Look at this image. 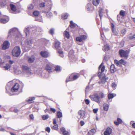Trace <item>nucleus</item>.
I'll return each instance as SVG.
<instances>
[{"mask_svg": "<svg viewBox=\"0 0 135 135\" xmlns=\"http://www.w3.org/2000/svg\"><path fill=\"white\" fill-rule=\"evenodd\" d=\"M92 101L98 103H99L101 102V99L105 97V95L102 92H100L99 94L94 93L90 96Z\"/></svg>", "mask_w": 135, "mask_h": 135, "instance_id": "f257e3e1", "label": "nucleus"}, {"mask_svg": "<svg viewBox=\"0 0 135 135\" xmlns=\"http://www.w3.org/2000/svg\"><path fill=\"white\" fill-rule=\"evenodd\" d=\"M21 52L20 48L18 46L14 47L12 51V55L15 57H17L20 56Z\"/></svg>", "mask_w": 135, "mask_h": 135, "instance_id": "f03ea898", "label": "nucleus"}, {"mask_svg": "<svg viewBox=\"0 0 135 135\" xmlns=\"http://www.w3.org/2000/svg\"><path fill=\"white\" fill-rule=\"evenodd\" d=\"M128 52L127 50L124 51L123 50L121 49L119 50V54L120 57H124L125 59H127L128 57Z\"/></svg>", "mask_w": 135, "mask_h": 135, "instance_id": "7ed1b4c3", "label": "nucleus"}, {"mask_svg": "<svg viewBox=\"0 0 135 135\" xmlns=\"http://www.w3.org/2000/svg\"><path fill=\"white\" fill-rule=\"evenodd\" d=\"M18 29L16 28H14L11 29L9 31L8 36H16L17 35L18 33Z\"/></svg>", "mask_w": 135, "mask_h": 135, "instance_id": "20e7f679", "label": "nucleus"}, {"mask_svg": "<svg viewBox=\"0 0 135 135\" xmlns=\"http://www.w3.org/2000/svg\"><path fill=\"white\" fill-rule=\"evenodd\" d=\"M22 68L24 72L26 73L27 74L28 76L32 74L31 69L27 66L22 65Z\"/></svg>", "mask_w": 135, "mask_h": 135, "instance_id": "39448f33", "label": "nucleus"}, {"mask_svg": "<svg viewBox=\"0 0 135 135\" xmlns=\"http://www.w3.org/2000/svg\"><path fill=\"white\" fill-rule=\"evenodd\" d=\"M105 68V66L103 65V63L102 62L99 67V72L98 75L100 78V76H101V75H102V73L104 71Z\"/></svg>", "mask_w": 135, "mask_h": 135, "instance_id": "423d86ee", "label": "nucleus"}, {"mask_svg": "<svg viewBox=\"0 0 135 135\" xmlns=\"http://www.w3.org/2000/svg\"><path fill=\"white\" fill-rule=\"evenodd\" d=\"M10 45V43L8 41H5L2 45V50H4L8 49Z\"/></svg>", "mask_w": 135, "mask_h": 135, "instance_id": "0eeeda50", "label": "nucleus"}, {"mask_svg": "<svg viewBox=\"0 0 135 135\" xmlns=\"http://www.w3.org/2000/svg\"><path fill=\"white\" fill-rule=\"evenodd\" d=\"M33 28H30L29 27L26 28L24 30V32L26 34V36H27L30 33H34L33 32Z\"/></svg>", "mask_w": 135, "mask_h": 135, "instance_id": "6e6552de", "label": "nucleus"}, {"mask_svg": "<svg viewBox=\"0 0 135 135\" xmlns=\"http://www.w3.org/2000/svg\"><path fill=\"white\" fill-rule=\"evenodd\" d=\"M19 87V85L16 83L11 88V91L12 92H16L18 91Z\"/></svg>", "mask_w": 135, "mask_h": 135, "instance_id": "1a4fd4ad", "label": "nucleus"}, {"mask_svg": "<svg viewBox=\"0 0 135 135\" xmlns=\"http://www.w3.org/2000/svg\"><path fill=\"white\" fill-rule=\"evenodd\" d=\"M32 42L31 40H27L25 42V45L26 47L29 48L32 46Z\"/></svg>", "mask_w": 135, "mask_h": 135, "instance_id": "9d476101", "label": "nucleus"}, {"mask_svg": "<svg viewBox=\"0 0 135 135\" xmlns=\"http://www.w3.org/2000/svg\"><path fill=\"white\" fill-rule=\"evenodd\" d=\"M13 85V82L12 81H9L8 82L6 86V91H7L8 90H11V88L12 87H11Z\"/></svg>", "mask_w": 135, "mask_h": 135, "instance_id": "9b49d317", "label": "nucleus"}, {"mask_svg": "<svg viewBox=\"0 0 135 135\" xmlns=\"http://www.w3.org/2000/svg\"><path fill=\"white\" fill-rule=\"evenodd\" d=\"M108 79V77H106L105 75H104L101 78L100 81H99L100 84H104L106 81V80Z\"/></svg>", "mask_w": 135, "mask_h": 135, "instance_id": "f8f14e48", "label": "nucleus"}, {"mask_svg": "<svg viewBox=\"0 0 135 135\" xmlns=\"http://www.w3.org/2000/svg\"><path fill=\"white\" fill-rule=\"evenodd\" d=\"M35 60V57L33 55L30 57H28V58L27 61L28 63H31L33 62Z\"/></svg>", "mask_w": 135, "mask_h": 135, "instance_id": "ddd939ff", "label": "nucleus"}, {"mask_svg": "<svg viewBox=\"0 0 135 135\" xmlns=\"http://www.w3.org/2000/svg\"><path fill=\"white\" fill-rule=\"evenodd\" d=\"M60 130L61 132H62V133L64 135H69L70 134L67 131L65 130V128L64 127H62L60 129Z\"/></svg>", "mask_w": 135, "mask_h": 135, "instance_id": "4468645a", "label": "nucleus"}, {"mask_svg": "<svg viewBox=\"0 0 135 135\" xmlns=\"http://www.w3.org/2000/svg\"><path fill=\"white\" fill-rule=\"evenodd\" d=\"M78 114L80 118H83L85 114V112L82 110H79L78 112Z\"/></svg>", "mask_w": 135, "mask_h": 135, "instance_id": "2eb2a0df", "label": "nucleus"}, {"mask_svg": "<svg viewBox=\"0 0 135 135\" xmlns=\"http://www.w3.org/2000/svg\"><path fill=\"white\" fill-rule=\"evenodd\" d=\"M55 46L56 49L60 48L61 47L60 42L58 41H55Z\"/></svg>", "mask_w": 135, "mask_h": 135, "instance_id": "dca6fc26", "label": "nucleus"}, {"mask_svg": "<svg viewBox=\"0 0 135 135\" xmlns=\"http://www.w3.org/2000/svg\"><path fill=\"white\" fill-rule=\"evenodd\" d=\"M56 50L58 53L59 54L60 56L61 57H64V55L61 47L60 48L57 49Z\"/></svg>", "mask_w": 135, "mask_h": 135, "instance_id": "f3484780", "label": "nucleus"}, {"mask_svg": "<svg viewBox=\"0 0 135 135\" xmlns=\"http://www.w3.org/2000/svg\"><path fill=\"white\" fill-rule=\"evenodd\" d=\"M40 55L42 57H46L48 56L47 52L46 51H41Z\"/></svg>", "mask_w": 135, "mask_h": 135, "instance_id": "a211bd4d", "label": "nucleus"}, {"mask_svg": "<svg viewBox=\"0 0 135 135\" xmlns=\"http://www.w3.org/2000/svg\"><path fill=\"white\" fill-rule=\"evenodd\" d=\"M45 69L49 73L51 72V68L49 64H47L46 65Z\"/></svg>", "mask_w": 135, "mask_h": 135, "instance_id": "6ab92c4d", "label": "nucleus"}, {"mask_svg": "<svg viewBox=\"0 0 135 135\" xmlns=\"http://www.w3.org/2000/svg\"><path fill=\"white\" fill-rule=\"evenodd\" d=\"M9 20L8 18H1L0 20V21L1 23H5L8 22Z\"/></svg>", "mask_w": 135, "mask_h": 135, "instance_id": "aec40b11", "label": "nucleus"}, {"mask_svg": "<svg viewBox=\"0 0 135 135\" xmlns=\"http://www.w3.org/2000/svg\"><path fill=\"white\" fill-rule=\"evenodd\" d=\"M116 96L115 94L109 93L108 95V99L109 100L111 99H112L114 97Z\"/></svg>", "mask_w": 135, "mask_h": 135, "instance_id": "412c9836", "label": "nucleus"}, {"mask_svg": "<svg viewBox=\"0 0 135 135\" xmlns=\"http://www.w3.org/2000/svg\"><path fill=\"white\" fill-rule=\"evenodd\" d=\"M92 8V6L90 3H88L86 6V8L88 11L91 10Z\"/></svg>", "mask_w": 135, "mask_h": 135, "instance_id": "4be33fe9", "label": "nucleus"}, {"mask_svg": "<svg viewBox=\"0 0 135 135\" xmlns=\"http://www.w3.org/2000/svg\"><path fill=\"white\" fill-rule=\"evenodd\" d=\"M110 70L112 73H113L116 71V69L115 68V66L114 64L110 66Z\"/></svg>", "mask_w": 135, "mask_h": 135, "instance_id": "5701e85b", "label": "nucleus"}, {"mask_svg": "<svg viewBox=\"0 0 135 135\" xmlns=\"http://www.w3.org/2000/svg\"><path fill=\"white\" fill-rule=\"evenodd\" d=\"M6 0H0V6L3 7L6 4Z\"/></svg>", "mask_w": 135, "mask_h": 135, "instance_id": "b1692460", "label": "nucleus"}, {"mask_svg": "<svg viewBox=\"0 0 135 135\" xmlns=\"http://www.w3.org/2000/svg\"><path fill=\"white\" fill-rule=\"evenodd\" d=\"M127 39L128 40H135V33L133 35L128 36L127 38Z\"/></svg>", "mask_w": 135, "mask_h": 135, "instance_id": "393cba45", "label": "nucleus"}, {"mask_svg": "<svg viewBox=\"0 0 135 135\" xmlns=\"http://www.w3.org/2000/svg\"><path fill=\"white\" fill-rule=\"evenodd\" d=\"M10 7L11 10L15 12L16 11V7L14 5L11 4H10Z\"/></svg>", "mask_w": 135, "mask_h": 135, "instance_id": "a878e982", "label": "nucleus"}, {"mask_svg": "<svg viewBox=\"0 0 135 135\" xmlns=\"http://www.w3.org/2000/svg\"><path fill=\"white\" fill-rule=\"evenodd\" d=\"M110 49L109 46L107 44L105 45L103 50L104 51H107Z\"/></svg>", "mask_w": 135, "mask_h": 135, "instance_id": "bb28decb", "label": "nucleus"}, {"mask_svg": "<svg viewBox=\"0 0 135 135\" xmlns=\"http://www.w3.org/2000/svg\"><path fill=\"white\" fill-rule=\"evenodd\" d=\"M103 108L105 111H107L108 109L109 105L107 103H104L103 105Z\"/></svg>", "mask_w": 135, "mask_h": 135, "instance_id": "cd10ccee", "label": "nucleus"}, {"mask_svg": "<svg viewBox=\"0 0 135 135\" xmlns=\"http://www.w3.org/2000/svg\"><path fill=\"white\" fill-rule=\"evenodd\" d=\"M14 70L15 73L17 75L20 74L21 73V71L18 69L14 68Z\"/></svg>", "mask_w": 135, "mask_h": 135, "instance_id": "c85d7f7f", "label": "nucleus"}, {"mask_svg": "<svg viewBox=\"0 0 135 135\" xmlns=\"http://www.w3.org/2000/svg\"><path fill=\"white\" fill-rule=\"evenodd\" d=\"M69 16V14L67 13L63 14L61 16L62 18L63 19H66Z\"/></svg>", "mask_w": 135, "mask_h": 135, "instance_id": "c756f323", "label": "nucleus"}, {"mask_svg": "<svg viewBox=\"0 0 135 135\" xmlns=\"http://www.w3.org/2000/svg\"><path fill=\"white\" fill-rule=\"evenodd\" d=\"M64 36L67 38H69V32L67 31H65L64 33Z\"/></svg>", "mask_w": 135, "mask_h": 135, "instance_id": "7c9ffc66", "label": "nucleus"}, {"mask_svg": "<svg viewBox=\"0 0 135 135\" xmlns=\"http://www.w3.org/2000/svg\"><path fill=\"white\" fill-rule=\"evenodd\" d=\"M98 12L99 15V16L101 20L102 17L103 16V9H102L100 8V9H99Z\"/></svg>", "mask_w": 135, "mask_h": 135, "instance_id": "2f4dec72", "label": "nucleus"}, {"mask_svg": "<svg viewBox=\"0 0 135 135\" xmlns=\"http://www.w3.org/2000/svg\"><path fill=\"white\" fill-rule=\"evenodd\" d=\"M35 20L36 21L41 22L43 21L42 17L40 16H38L35 18Z\"/></svg>", "mask_w": 135, "mask_h": 135, "instance_id": "473e14b6", "label": "nucleus"}, {"mask_svg": "<svg viewBox=\"0 0 135 135\" xmlns=\"http://www.w3.org/2000/svg\"><path fill=\"white\" fill-rule=\"evenodd\" d=\"M56 115L57 118H60L62 117V114L61 112L59 111L57 112Z\"/></svg>", "mask_w": 135, "mask_h": 135, "instance_id": "72a5a7b5", "label": "nucleus"}, {"mask_svg": "<svg viewBox=\"0 0 135 135\" xmlns=\"http://www.w3.org/2000/svg\"><path fill=\"white\" fill-rule=\"evenodd\" d=\"M46 16L47 17L50 18L52 16V14L51 12H47L46 13Z\"/></svg>", "mask_w": 135, "mask_h": 135, "instance_id": "f704fd0d", "label": "nucleus"}, {"mask_svg": "<svg viewBox=\"0 0 135 135\" xmlns=\"http://www.w3.org/2000/svg\"><path fill=\"white\" fill-rule=\"evenodd\" d=\"M114 62L115 64L117 66H119L120 67L122 65L121 64H120L119 61H118L115 59L114 60Z\"/></svg>", "mask_w": 135, "mask_h": 135, "instance_id": "c9c22d12", "label": "nucleus"}, {"mask_svg": "<svg viewBox=\"0 0 135 135\" xmlns=\"http://www.w3.org/2000/svg\"><path fill=\"white\" fill-rule=\"evenodd\" d=\"M112 36L113 35H116L117 36L118 33L117 32L116 30V29H114L112 30Z\"/></svg>", "mask_w": 135, "mask_h": 135, "instance_id": "e433bc0d", "label": "nucleus"}, {"mask_svg": "<svg viewBox=\"0 0 135 135\" xmlns=\"http://www.w3.org/2000/svg\"><path fill=\"white\" fill-rule=\"evenodd\" d=\"M35 99V97H32L29 98V99L28 100H27L26 101L28 102H29V103H31L32 102H31L34 100Z\"/></svg>", "mask_w": 135, "mask_h": 135, "instance_id": "4c0bfd02", "label": "nucleus"}, {"mask_svg": "<svg viewBox=\"0 0 135 135\" xmlns=\"http://www.w3.org/2000/svg\"><path fill=\"white\" fill-rule=\"evenodd\" d=\"M99 0H95V1H94L93 2V3L94 5L97 6L99 4Z\"/></svg>", "mask_w": 135, "mask_h": 135, "instance_id": "58836bf2", "label": "nucleus"}, {"mask_svg": "<svg viewBox=\"0 0 135 135\" xmlns=\"http://www.w3.org/2000/svg\"><path fill=\"white\" fill-rule=\"evenodd\" d=\"M70 26L71 28H74L75 27V24L72 21H70Z\"/></svg>", "mask_w": 135, "mask_h": 135, "instance_id": "ea45409f", "label": "nucleus"}, {"mask_svg": "<svg viewBox=\"0 0 135 135\" xmlns=\"http://www.w3.org/2000/svg\"><path fill=\"white\" fill-rule=\"evenodd\" d=\"M11 67V66L9 64H7L6 65L3 66L2 68H4L6 70H8Z\"/></svg>", "mask_w": 135, "mask_h": 135, "instance_id": "a19ab883", "label": "nucleus"}, {"mask_svg": "<svg viewBox=\"0 0 135 135\" xmlns=\"http://www.w3.org/2000/svg\"><path fill=\"white\" fill-rule=\"evenodd\" d=\"M49 118L48 114L44 115L42 116V118L43 120H45Z\"/></svg>", "mask_w": 135, "mask_h": 135, "instance_id": "79ce46f5", "label": "nucleus"}, {"mask_svg": "<svg viewBox=\"0 0 135 135\" xmlns=\"http://www.w3.org/2000/svg\"><path fill=\"white\" fill-rule=\"evenodd\" d=\"M44 41L45 42V44L46 46L49 47L50 45V43L49 41H47L46 40H44Z\"/></svg>", "mask_w": 135, "mask_h": 135, "instance_id": "37998d69", "label": "nucleus"}, {"mask_svg": "<svg viewBox=\"0 0 135 135\" xmlns=\"http://www.w3.org/2000/svg\"><path fill=\"white\" fill-rule=\"evenodd\" d=\"M54 29L53 28H51L49 31V33L52 35H53L54 33Z\"/></svg>", "mask_w": 135, "mask_h": 135, "instance_id": "c03bdc74", "label": "nucleus"}, {"mask_svg": "<svg viewBox=\"0 0 135 135\" xmlns=\"http://www.w3.org/2000/svg\"><path fill=\"white\" fill-rule=\"evenodd\" d=\"M33 14L35 16H38L39 14V12L38 11H35L33 12Z\"/></svg>", "mask_w": 135, "mask_h": 135, "instance_id": "a18cd8bd", "label": "nucleus"}, {"mask_svg": "<svg viewBox=\"0 0 135 135\" xmlns=\"http://www.w3.org/2000/svg\"><path fill=\"white\" fill-rule=\"evenodd\" d=\"M55 70L56 72H60L61 71V69L60 66H56L55 68Z\"/></svg>", "mask_w": 135, "mask_h": 135, "instance_id": "49530a36", "label": "nucleus"}, {"mask_svg": "<svg viewBox=\"0 0 135 135\" xmlns=\"http://www.w3.org/2000/svg\"><path fill=\"white\" fill-rule=\"evenodd\" d=\"M119 61L120 64L121 65L122 64L123 65H125L126 63V61L123 59H121Z\"/></svg>", "mask_w": 135, "mask_h": 135, "instance_id": "de8ad7c7", "label": "nucleus"}, {"mask_svg": "<svg viewBox=\"0 0 135 135\" xmlns=\"http://www.w3.org/2000/svg\"><path fill=\"white\" fill-rule=\"evenodd\" d=\"M76 40L77 41H79L80 42L83 41L80 36L79 37H77L76 38Z\"/></svg>", "mask_w": 135, "mask_h": 135, "instance_id": "09e8293b", "label": "nucleus"}, {"mask_svg": "<svg viewBox=\"0 0 135 135\" xmlns=\"http://www.w3.org/2000/svg\"><path fill=\"white\" fill-rule=\"evenodd\" d=\"M119 14L121 16L124 17L125 15V12L123 10H121Z\"/></svg>", "mask_w": 135, "mask_h": 135, "instance_id": "8fccbe9b", "label": "nucleus"}, {"mask_svg": "<svg viewBox=\"0 0 135 135\" xmlns=\"http://www.w3.org/2000/svg\"><path fill=\"white\" fill-rule=\"evenodd\" d=\"M74 53V51L73 50H70L69 53V56H70V55H71L72 57H73L74 56L72 55Z\"/></svg>", "mask_w": 135, "mask_h": 135, "instance_id": "3c124183", "label": "nucleus"}, {"mask_svg": "<svg viewBox=\"0 0 135 135\" xmlns=\"http://www.w3.org/2000/svg\"><path fill=\"white\" fill-rule=\"evenodd\" d=\"M33 8V6L32 4H29L28 6V9H32Z\"/></svg>", "mask_w": 135, "mask_h": 135, "instance_id": "603ef678", "label": "nucleus"}, {"mask_svg": "<svg viewBox=\"0 0 135 135\" xmlns=\"http://www.w3.org/2000/svg\"><path fill=\"white\" fill-rule=\"evenodd\" d=\"M111 85L112 88L115 89L116 88L117 85L115 83L113 82L112 83Z\"/></svg>", "mask_w": 135, "mask_h": 135, "instance_id": "864d4df0", "label": "nucleus"}, {"mask_svg": "<svg viewBox=\"0 0 135 135\" xmlns=\"http://www.w3.org/2000/svg\"><path fill=\"white\" fill-rule=\"evenodd\" d=\"M124 40H122L119 43L120 47H123L124 46Z\"/></svg>", "mask_w": 135, "mask_h": 135, "instance_id": "5fc2aeb1", "label": "nucleus"}, {"mask_svg": "<svg viewBox=\"0 0 135 135\" xmlns=\"http://www.w3.org/2000/svg\"><path fill=\"white\" fill-rule=\"evenodd\" d=\"M58 126L57 124L56 125H55L52 127V129L57 130L58 129Z\"/></svg>", "mask_w": 135, "mask_h": 135, "instance_id": "6e6d98bb", "label": "nucleus"}, {"mask_svg": "<svg viewBox=\"0 0 135 135\" xmlns=\"http://www.w3.org/2000/svg\"><path fill=\"white\" fill-rule=\"evenodd\" d=\"M107 131H108V132L109 133H110L111 134L112 133V129L109 127H108L107 129Z\"/></svg>", "mask_w": 135, "mask_h": 135, "instance_id": "4d7b16f0", "label": "nucleus"}, {"mask_svg": "<svg viewBox=\"0 0 135 135\" xmlns=\"http://www.w3.org/2000/svg\"><path fill=\"white\" fill-rule=\"evenodd\" d=\"M39 6L40 7H43L45 6V3L42 2L40 3Z\"/></svg>", "mask_w": 135, "mask_h": 135, "instance_id": "13d9d810", "label": "nucleus"}, {"mask_svg": "<svg viewBox=\"0 0 135 135\" xmlns=\"http://www.w3.org/2000/svg\"><path fill=\"white\" fill-rule=\"evenodd\" d=\"M73 80H74L78 79L79 78V76L77 75H73Z\"/></svg>", "mask_w": 135, "mask_h": 135, "instance_id": "bf43d9fd", "label": "nucleus"}, {"mask_svg": "<svg viewBox=\"0 0 135 135\" xmlns=\"http://www.w3.org/2000/svg\"><path fill=\"white\" fill-rule=\"evenodd\" d=\"M117 121L119 123V124H122V120L120 118H117Z\"/></svg>", "mask_w": 135, "mask_h": 135, "instance_id": "052dcab7", "label": "nucleus"}, {"mask_svg": "<svg viewBox=\"0 0 135 135\" xmlns=\"http://www.w3.org/2000/svg\"><path fill=\"white\" fill-rule=\"evenodd\" d=\"M80 36L83 40H85L87 38L86 36L85 35H82Z\"/></svg>", "mask_w": 135, "mask_h": 135, "instance_id": "680f3d73", "label": "nucleus"}, {"mask_svg": "<svg viewBox=\"0 0 135 135\" xmlns=\"http://www.w3.org/2000/svg\"><path fill=\"white\" fill-rule=\"evenodd\" d=\"M4 62L3 61L2 59L0 58V67H3V64L4 63Z\"/></svg>", "mask_w": 135, "mask_h": 135, "instance_id": "e2e57ef3", "label": "nucleus"}, {"mask_svg": "<svg viewBox=\"0 0 135 135\" xmlns=\"http://www.w3.org/2000/svg\"><path fill=\"white\" fill-rule=\"evenodd\" d=\"M39 75L41 76V77H44L45 76V74L42 71L41 73H40V74H39Z\"/></svg>", "mask_w": 135, "mask_h": 135, "instance_id": "0e129e2a", "label": "nucleus"}, {"mask_svg": "<svg viewBox=\"0 0 135 135\" xmlns=\"http://www.w3.org/2000/svg\"><path fill=\"white\" fill-rule=\"evenodd\" d=\"M110 25L112 30L115 29L114 27V25L113 23H111Z\"/></svg>", "mask_w": 135, "mask_h": 135, "instance_id": "69168bd1", "label": "nucleus"}, {"mask_svg": "<svg viewBox=\"0 0 135 135\" xmlns=\"http://www.w3.org/2000/svg\"><path fill=\"white\" fill-rule=\"evenodd\" d=\"M104 135H110V134H111L109 133V132L107 131L106 129L104 132Z\"/></svg>", "mask_w": 135, "mask_h": 135, "instance_id": "338daca9", "label": "nucleus"}, {"mask_svg": "<svg viewBox=\"0 0 135 135\" xmlns=\"http://www.w3.org/2000/svg\"><path fill=\"white\" fill-rule=\"evenodd\" d=\"M45 130L46 131H47L49 133L50 132V129L49 127H47L45 129Z\"/></svg>", "mask_w": 135, "mask_h": 135, "instance_id": "774afa93", "label": "nucleus"}]
</instances>
